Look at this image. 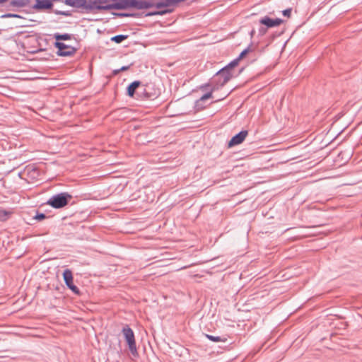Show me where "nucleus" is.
I'll return each mask as SVG.
<instances>
[{
  "mask_svg": "<svg viewBox=\"0 0 362 362\" xmlns=\"http://www.w3.org/2000/svg\"><path fill=\"white\" fill-rule=\"evenodd\" d=\"M129 66H124L122 67H121L119 69H117V70H115L114 72L115 74L119 73L120 71H126L127 69H129Z\"/></svg>",
  "mask_w": 362,
  "mask_h": 362,
  "instance_id": "nucleus-28",
  "label": "nucleus"
},
{
  "mask_svg": "<svg viewBox=\"0 0 362 362\" xmlns=\"http://www.w3.org/2000/svg\"><path fill=\"white\" fill-rule=\"evenodd\" d=\"M63 278L65 284L67 287L75 294L80 295V291L78 288L75 286L73 283V274L70 269H65L63 272Z\"/></svg>",
  "mask_w": 362,
  "mask_h": 362,
  "instance_id": "nucleus-8",
  "label": "nucleus"
},
{
  "mask_svg": "<svg viewBox=\"0 0 362 362\" xmlns=\"http://www.w3.org/2000/svg\"><path fill=\"white\" fill-rule=\"evenodd\" d=\"M169 12H170V11H169V10H161V11H158L148 13L146 16H155V15L163 16V15L166 14V13H168Z\"/></svg>",
  "mask_w": 362,
  "mask_h": 362,
  "instance_id": "nucleus-24",
  "label": "nucleus"
},
{
  "mask_svg": "<svg viewBox=\"0 0 362 362\" xmlns=\"http://www.w3.org/2000/svg\"><path fill=\"white\" fill-rule=\"evenodd\" d=\"M1 18H21L22 17L18 14L8 13H5V14L2 15Z\"/></svg>",
  "mask_w": 362,
  "mask_h": 362,
  "instance_id": "nucleus-25",
  "label": "nucleus"
},
{
  "mask_svg": "<svg viewBox=\"0 0 362 362\" xmlns=\"http://www.w3.org/2000/svg\"><path fill=\"white\" fill-rule=\"evenodd\" d=\"M174 6L173 3V0H162L160 2H154V6L157 8H161L164 7H169Z\"/></svg>",
  "mask_w": 362,
  "mask_h": 362,
  "instance_id": "nucleus-14",
  "label": "nucleus"
},
{
  "mask_svg": "<svg viewBox=\"0 0 362 362\" xmlns=\"http://www.w3.org/2000/svg\"><path fill=\"white\" fill-rule=\"evenodd\" d=\"M209 86V84H205V85H204V86H202V88H204V87H206V86Z\"/></svg>",
  "mask_w": 362,
  "mask_h": 362,
  "instance_id": "nucleus-33",
  "label": "nucleus"
},
{
  "mask_svg": "<svg viewBox=\"0 0 362 362\" xmlns=\"http://www.w3.org/2000/svg\"><path fill=\"white\" fill-rule=\"evenodd\" d=\"M29 0H12L10 4L16 7H25L28 5Z\"/></svg>",
  "mask_w": 362,
  "mask_h": 362,
  "instance_id": "nucleus-16",
  "label": "nucleus"
},
{
  "mask_svg": "<svg viewBox=\"0 0 362 362\" xmlns=\"http://www.w3.org/2000/svg\"><path fill=\"white\" fill-rule=\"evenodd\" d=\"M186 0H173V5H176L179 3H181V2H183V1H185Z\"/></svg>",
  "mask_w": 362,
  "mask_h": 362,
  "instance_id": "nucleus-30",
  "label": "nucleus"
},
{
  "mask_svg": "<svg viewBox=\"0 0 362 362\" xmlns=\"http://www.w3.org/2000/svg\"><path fill=\"white\" fill-rule=\"evenodd\" d=\"M158 95V91L155 90L151 85L146 84L137 91V99L153 100Z\"/></svg>",
  "mask_w": 362,
  "mask_h": 362,
  "instance_id": "nucleus-5",
  "label": "nucleus"
},
{
  "mask_svg": "<svg viewBox=\"0 0 362 362\" xmlns=\"http://www.w3.org/2000/svg\"><path fill=\"white\" fill-rule=\"evenodd\" d=\"M54 38L56 40V42H59L60 40H69L72 38V35L68 33H55L54 35Z\"/></svg>",
  "mask_w": 362,
  "mask_h": 362,
  "instance_id": "nucleus-15",
  "label": "nucleus"
},
{
  "mask_svg": "<svg viewBox=\"0 0 362 362\" xmlns=\"http://www.w3.org/2000/svg\"><path fill=\"white\" fill-rule=\"evenodd\" d=\"M141 83L139 81H134L132 83H131L127 88V95L129 97H134L135 94L137 95L136 90L139 89L141 90V88H140Z\"/></svg>",
  "mask_w": 362,
  "mask_h": 362,
  "instance_id": "nucleus-12",
  "label": "nucleus"
},
{
  "mask_svg": "<svg viewBox=\"0 0 362 362\" xmlns=\"http://www.w3.org/2000/svg\"><path fill=\"white\" fill-rule=\"evenodd\" d=\"M259 32H260V33H264L266 32V29L261 28V29L259 30Z\"/></svg>",
  "mask_w": 362,
  "mask_h": 362,
  "instance_id": "nucleus-31",
  "label": "nucleus"
},
{
  "mask_svg": "<svg viewBox=\"0 0 362 362\" xmlns=\"http://www.w3.org/2000/svg\"><path fill=\"white\" fill-rule=\"evenodd\" d=\"M254 49H252V45H249L246 49L241 52L237 59H239V62L244 58L248 53L252 52Z\"/></svg>",
  "mask_w": 362,
  "mask_h": 362,
  "instance_id": "nucleus-20",
  "label": "nucleus"
},
{
  "mask_svg": "<svg viewBox=\"0 0 362 362\" xmlns=\"http://www.w3.org/2000/svg\"><path fill=\"white\" fill-rule=\"evenodd\" d=\"M212 89L211 90L210 92L209 93H205L204 95H202L199 100H198L196 103H197V105H199V103L202 101H204L205 100H207V99H209V98H212Z\"/></svg>",
  "mask_w": 362,
  "mask_h": 362,
  "instance_id": "nucleus-22",
  "label": "nucleus"
},
{
  "mask_svg": "<svg viewBox=\"0 0 362 362\" xmlns=\"http://www.w3.org/2000/svg\"><path fill=\"white\" fill-rule=\"evenodd\" d=\"M216 76H217V80H216V83L212 86V91L223 87L233 77L231 72L226 71V69H221L216 73Z\"/></svg>",
  "mask_w": 362,
  "mask_h": 362,
  "instance_id": "nucleus-4",
  "label": "nucleus"
},
{
  "mask_svg": "<svg viewBox=\"0 0 362 362\" xmlns=\"http://www.w3.org/2000/svg\"><path fill=\"white\" fill-rule=\"evenodd\" d=\"M248 132L247 130H243L240 132L238 134H235L231 138L228 142V147H233L234 146L240 144L243 142Z\"/></svg>",
  "mask_w": 362,
  "mask_h": 362,
  "instance_id": "nucleus-10",
  "label": "nucleus"
},
{
  "mask_svg": "<svg viewBox=\"0 0 362 362\" xmlns=\"http://www.w3.org/2000/svg\"><path fill=\"white\" fill-rule=\"evenodd\" d=\"M122 333L128 344L131 353L134 355L137 351L133 330L128 325H126L122 329Z\"/></svg>",
  "mask_w": 362,
  "mask_h": 362,
  "instance_id": "nucleus-6",
  "label": "nucleus"
},
{
  "mask_svg": "<svg viewBox=\"0 0 362 362\" xmlns=\"http://www.w3.org/2000/svg\"><path fill=\"white\" fill-rule=\"evenodd\" d=\"M46 218V215L43 213L37 214L34 218L37 221H42Z\"/></svg>",
  "mask_w": 362,
  "mask_h": 362,
  "instance_id": "nucleus-27",
  "label": "nucleus"
},
{
  "mask_svg": "<svg viewBox=\"0 0 362 362\" xmlns=\"http://www.w3.org/2000/svg\"><path fill=\"white\" fill-rule=\"evenodd\" d=\"M127 35H117L111 37V41L115 42V43H121L124 40L127 39Z\"/></svg>",
  "mask_w": 362,
  "mask_h": 362,
  "instance_id": "nucleus-19",
  "label": "nucleus"
},
{
  "mask_svg": "<svg viewBox=\"0 0 362 362\" xmlns=\"http://www.w3.org/2000/svg\"><path fill=\"white\" fill-rule=\"evenodd\" d=\"M54 47L58 49L57 54L62 57H69L74 55L76 49L74 47L66 45L64 42H55Z\"/></svg>",
  "mask_w": 362,
  "mask_h": 362,
  "instance_id": "nucleus-7",
  "label": "nucleus"
},
{
  "mask_svg": "<svg viewBox=\"0 0 362 362\" xmlns=\"http://www.w3.org/2000/svg\"><path fill=\"white\" fill-rule=\"evenodd\" d=\"M154 2L148 0H122L121 10L134 8L139 10L153 8Z\"/></svg>",
  "mask_w": 362,
  "mask_h": 362,
  "instance_id": "nucleus-3",
  "label": "nucleus"
},
{
  "mask_svg": "<svg viewBox=\"0 0 362 362\" xmlns=\"http://www.w3.org/2000/svg\"><path fill=\"white\" fill-rule=\"evenodd\" d=\"M206 338L214 342H226L227 338L226 337L214 336L210 334H206Z\"/></svg>",
  "mask_w": 362,
  "mask_h": 362,
  "instance_id": "nucleus-17",
  "label": "nucleus"
},
{
  "mask_svg": "<svg viewBox=\"0 0 362 362\" xmlns=\"http://www.w3.org/2000/svg\"><path fill=\"white\" fill-rule=\"evenodd\" d=\"M36 4L33 6L36 10L49 9L53 4L50 0H35Z\"/></svg>",
  "mask_w": 362,
  "mask_h": 362,
  "instance_id": "nucleus-13",
  "label": "nucleus"
},
{
  "mask_svg": "<svg viewBox=\"0 0 362 362\" xmlns=\"http://www.w3.org/2000/svg\"><path fill=\"white\" fill-rule=\"evenodd\" d=\"M113 14L119 17H136L138 16L135 13H115Z\"/></svg>",
  "mask_w": 362,
  "mask_h": 362,
  "instance_id": "nucleus-23",
  "label": "nucleus"
},
{
  "mask_svg": "<svg viewBox=\"0 0 362 362\" xmlns=\"http://www.w3.org/2000/svg\"><path fill=\"white\" fill-rule=\"evenodd\" d=\"M72 199V196L68 192H61L52 196L47 204L54 209H61L66 206Z\"/></svg>",
  "mask_w": 362,
  "mask_h": 362,
  "instance_id": "nucleus-2",
  "label": "nucleus"
},
{
  "mask_svg": "<svg viewBox=\"0 0 362 362\" xmlns=\"http://www.w3.org/2000/svg\"><path fill=\"white\" fill-rule=\"evenodd\" d=\"M121 4L122 0H90L88 8L90 10V11L93 10H121Z\"/></svg>",
  "mask_w": 362,
  "mask_h": 362,
  "instance_id": "nucleus-1",
  "label": "nucleus"
},
{
  "mask_svg": "<svg viewBox=\"0 0 362 362\" xmlns=\"http://www.w3.org/2000/svg\"><path fill=\"white\" fill-rule=\"evenodd\" d=\"M282 22H283V21L280 18L272 19L267 16L262 18L259 20V23L261 24L267 26V28H268L276 27V26L279 25L280 24H281Z\"/></svg>",
  "mask_w": 362,
  "mask_h": 362,
  "instance_id": "nucleus-11",
  "label": "nucleus"
},
{
  "mask_svg": "<svg viewBox=\"0 0 362 362\" xmlns=\"http://www.w3.org/2000/svg\"><path fill=\"white\" fill-rule=\"evenodd\" d=\"M64 3L70 6L82 8L87 12H90V10L88 8V4L90 0H64Z\"/></svg>",
  "mask_w": 362,
  "mask_h": 362,
  "instance_id": "nucleus-9",
  "label": "nucleus"
},
{
  "mask_svg": "<svg viewBox=\"0 0 362 362\" xmlns=\"http://www.w3.org/2000/svg\"><path fill=\"white\" fill-rule=\"evenodd\" d=\"M53 12L55 14H57V15H62V16H71V13H70L69 11H61V10L54 9L53 11Z\"/></svg>",
  "mask_w": 362,
  "mask_h": 362,
  "instance_id": "nucleus-26",
  "label": "nucleus"
},
{
  "mask_svg": "<svg viewBox=\"0 0 362 362\" xmlns=\"http://www.w3.org/2000/svg\"><path fill=\"white\" fill-rule=\"evenodd\" d=\"M239 63V59H235L232 62H230L228 65L224 66L223 69H226V71H230V70L236 66Z\"/></svg>",
  "mask_w": 362,
  "mask_h": 362,
  "instance_id": "nucleus-21",
  "label": "nucleus"
},
{
  "mask_svg": "<svg viewBox=\"0 0 362 362\" xmlns=\"http://www.w3.org/2000/svg\"><path fill=\"white\" fill-rule=\"evenodd\" d=\"M8 0H0V4L6 2Z\"/></svg>",
  "mask_w": 362,
  "mask_h": 362,
  "instance_id": "nucleus-32",
  "label": "nucleus"
},
{
  "mask_svg": "<svg viewBox=\"0 0 362 362\" xmlns=\"http://www.w3.org/2000/svg\"><path fill=\"white\" fill-rule=\"evenodd\" d=\"M11 214V211H7L3 209H0V221H5L8 220Z\"/></svg>",
  "mask_w": 362,
  "mask_h": 362,
  "instance_id": "nucleus-18",
  "label": "nucleus"
},
{
  "mask_svg": "<svg viewBox=\"0 0 362 362\" xmlns=\"http://www.w3.org/2000/svg\"><path fill=\"white\" fill-rule=\"evenodd\" d=\"M282 13L284 16L290 17L291 13V8L285 9L284 11H283Z\"/></svg>",
  "mask_w": 362,
  "mask_h": 362,
  "instance_id": "nucleus-29",
  "label": "nucleus"
}]
</instances>
